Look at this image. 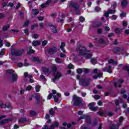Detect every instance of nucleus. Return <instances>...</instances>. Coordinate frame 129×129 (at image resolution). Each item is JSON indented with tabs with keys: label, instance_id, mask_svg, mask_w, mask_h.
I'll use <instances>...</instances> for the list:
<instances>
[{
	"label": "nucleus",
	"instance_id": "nucleus-1",
	"mask_svg": "<svg viewBox=\"0 0 129 129\" xmlns=\"http://www.w3.org/2000/svg\"><path fill=\"white\" fill-rule=\"evenodd\" d=\"M76 50L79 56H82L84 58H86V59H89L92 57L93 51L92 50H87L84 46H78Z\"/></svg>",
	"mask_w": 129,
	"mask_h": 129
},
{
	"label": "nucleus",
	"instance_id": "nucleus-2",
	"mask_svg": "<svg viewBox=\"0 0 129 129\" xmlns=\"http://www.w3.org/2000/svg\"><path fill=\"white\" fill-rule=\"evenodd\" d=\"M77 79L79 80V84L82 86H88L90 83V79H87L86 77L80 78V76H77Z\"/></svg>",
	"mask_w": 129,
	"mask_h": 129
},
{
	"label": "nucleus",
	"instance_id": "nucleus-3",
	"mask_svg": "<svg viewBox=\"0 0 129 129\" xmlns=\"http://www.w3.org/2000/svg\"><path fill=\"white\" fill-rule=\"evenodd\" d=\"M52 93H50L47 96V99H51L53 96L55 102H58L59 99L61 98V94L57 93V92L55 90L52 91Z\"/></svg>",
	"mask_w": 129,
	"mask_h": 129
},
{
	"label": "nucleus",
	"instance_id": "nucleus-4",
	"mask_svg": "<svg viewBox=\"0 0 129 129\" xmlns=\"http://www.w3.org/2000/svg\"><path fill=\"white\" fill-rule=\"evenodd\" d=\"M82 102V98L77 96L76 95H74L73 101L72 104L75 106H78V105H80Z\"/></svg>",
	"mask_w": 129,
	"mask_h": 129
},
{
	"label": "nucleus",
	"instance_id": "nucleus-5",
	"mask_svg": "<svg viewBox=\"0 0 129 129\" xmlns=\"http://www.w3.org/2000/svg\"><path fill=\"white\" fill-rule=\"evenodd\" d=\"M7 73L9 74H12V77L11 80L13 82H16L18 80V75L15 73V71L13 70H7Z\"/></svg>",
	"mask_w": 129,
	"mask_h": 129
},
{
	"label": "nucleus",
	"instance_id": "nucleus-6",
	"mask_svg": "<svg viewBox=\"0 0 129 129\" xmlns=\"http://www.w3.org/2000/svg\"><path fill=\"white\" fill-rule=\"evenodd\" d=\"M69 7L70 8H74L75 9V10L76 12H77L76 14L77 15H80V8H79V6L75 3L72 2L69 5Z\"/></svg>",
	"mask_w": 129,
	"mask_h": 129
},
{
	"label": "nucleus",
	"instance_id": "nucleus-7",
	"mask_svg": "<svg viewBox=\"0 0 129 129\" xmlns=\"http://www.w3.org/2000/svg\"><path fill=\"white\" fill-rule=\"evenodd\" d=\"M62 77V74L59 72H55L53 74V79H52V82H55L56 80L59 79L60 77Z\"/></svg>",
	"mask_w": 129,
	"mask_h": 129
},
{
	"label": "nucleus",
	"instance_id": "nucleus-8",
	"mask_svg": "<svg viewBox=\"0 0 129 129\" xmlns=\"http://www.w3.org/2000/svg\"><path fill=\"white\" fill-rule=\"evenodd\" d=\"M24 50L22 49L20 50H13L12 51V55L13 56H21L23 54Z\"/></svg>",
	"mask_w": 129,
	"mask_h": 129
},
{
	"label": "nucleus",
	"instance_id": "nucleus-9",
	"mask_svg": "<svg viewBox=\"0 0 129 129\" xmlns=\"http://www.w3.org/2000/svg\"><path fill=\"white\" fill-rule=\"evenodd\" d=\"M0 107H1V108L11 109V108H12V106H11V105H10V104H4L3 101H0Z\"/></svg>",
	"mask_w": 129,
	"mask_h": 129
},
{
	"label": "nucleus",
	"instance_id": "nucleus-10",
	"mask_svg": "<svg viewBox=\"0 0 129 129\" xmlns=\"http://www.w3.org/2000/svg\"><path fill=\"white\" fill-rule=\"evenodd\" d=\"M123 82V80L120 79L117 83H114V85L115 88L120 87L121 84Z\"/></svg>",
	"mask_w": 129,
	"mask_h": 129
},
{
	"label": "nucleus",
	"instance_id": "nucleus-11",
	"mask_svg": "<svg viewBox=\"0 0 129 129\" xmlns=\"http://www.w3.org/2000/svg\"><path fill=\"white\" fill-rule=\"evenodd\" d=\"M114 13H115V10H108V12H105L104 16H105V17L107 18L108 17L109 15H110L111 14H114Z\"/></svg>",
	"mask_w": 129,
	"mask_h": 129
},
{
	"label": "nucleus",
	"instance_id": "nucleus-12",
	"mask_svg": "<svg viewBox=\"0 0 129 129\" xmlns=\"http://www.w3.org/2000/svg\"><path fill=\"white\" fill-rule=\"evenodd\" d=\"M103 71L105 72H108V73H111V72H112V69H111V66H108V68L104 69Z\"/></svg>",
	"mask_w": 129,
	"mask_h": 129
},
{
	"label": "nucleus",
	"instance_id": "nucleus-13",
	"mask_svg": "<svg viewBox=\"0 0 129 129\" xmlns=\"http://www.w3.org/2000/svg\"><path fill=\"white\" fill-rule=\"evenodd\" d=\"M42 71L46 74V75H49L50 73H51V71H50V70L47 68H42Z\"/></svg>",
	"mask_w": 129,
	"mask_h": 129
},
{
	"label": "nucleus",
	"instance_id": "nucleus-14",
	"mask_svg": "<svg viewBox=\"0 0 129 129\" xmlns=\"http://www.w3.org/2000/svg\"><path fill=\"white\" fill-rule=\"evenodd\" d=\"M35 98L37 101H41V100H43V101H45L44 99L43 98V97L41 95H38L35 96Z\"/></svg>",
	"mask_w": 129,
	"mask_h": 129
},
{
	"label": "nucleus",
	"instance_id": "nucleus-15",
	"mask_svg": "<svg viewBox=\"0 0 129 129\" xmlns=\"http://www.w3.org/2000/svg\"><path fill=\"white\" fill-rule=\"evenodd\" d=\"M50 29L52 33H57V29L56 28V26L54 25H50Z\"/></svg>",
	"mask_w": 129,
	"mask_h": 129
},
{
	"label": "nucleus",
	"instance_id": "nucleus-16",
	"mask_svg": "<svg viewBox=\"0 0 129 129\" xmlns=\"http://www.w3.org/2000/svg\"><path fill=\"white\" fill-rule=\"evenodd\" d=\"M51 2H52L51 0H48L46 2V4H42L41 5V8H46V7H47V5H50V4H51Z\"/></svg>",
	"mask_w": 129,
	"mask_h": 129
},
{
	"label": "nucleus",
	"instance_id": "nucleus-17",
	"mask_svg": "<svg viewBox=\"0 0 129 129\" xmlns=\"http://www.w3.org/2000/svg\"><path fill=\"white\" fill-rule=\"evenodd\" d=\"M59 125V123L58 122H55L54 123V124H52L50 127H49V129H54L55 127H57Z\"/></svg>",
	"mask_w": 129,
	"mask_h": 129
},
{
	"label": "nucleus",
	"instance_id": "nucleus-18",
	"mask_svg": "<svg viewBox=\"0 0 129 129\" xmlns=\"http://www.w3.org/2000/svg\"><path fill=\"white\" fill-rule=\"evenodd\" d=\"M12 120H13V119L12 118L5 119L2 122H0V124H4V123H6V122H9V121Z\"/></svg>",
	"mask_w": 129,
	"mask_h": 129
},
{
	"label": "nucleus",
	"instance_id": "nucleus-19",
	"mask_svg": "<svg viewBox=\"0 0 129 129\" xmlns=\"http://www.w3.org/2000/svg\"><path fill=\"white\" fill-rule=\"evenodd\" d=\"M56 48L54 47L53 48H50L48 50L49 54H53V53H55L56 52Z\"/></svg>",
	"mask_w": 129,
	"mask_h": 129
},
{
	"label": "nucleus",
	"instance_id": "nucleus-20",
	"mask_svg": "<svg viewBox=\"0 0 129 129\" xmlns=\"http://www.w3.org/2000/svg\"><path fill=\"white\" fill-rule=\"evenodd\" d=\"M28 81L29 83H34V79H33V76L32 75H29L28 76Z\"/></svg>",
	"mask_w": 129,
	"mask_h": 129
},
{
	"label": "nucleus",
	"instance_id": "nucleus-21",
	"mask_svg": "<svg viewBox=\"0 0 129 129\" xmlns=\"http://www.w3.org/2000/svg\"><path fill=\"white\" fill-rule=\"evenodd\" d=\"M64 47H65V43L62 42L60 46V48L61 50V51L63 52V53H65V49H64Z\"/></svg>",
	"mask_w": 129,
	"mask_h": 129
},
{
	"label": "nucleus",
	"instance_id": "nucleus-22",
	"mask_svg": "<svg viewBox=\"0 0 129 129\" xmlns=\"http://www.w3.org/2000/svg\"><path fill=\"white\" fill-rule=\"evenodd\" d=\"M102 76V73H98V76L93 75V77L94 79H97V78H100Z\"/></svg>",
	"mask_w": 129,
	"mask_h": 129
},
{
	"label": "nucleus",
	"instance_id": "nucleus-23",
	"mask_svg": "<svg viewBox=\"0 0 129 129\" xmlns=\"http://www.w3.org/2000/svg\"><path fill=\"white\" fill-rule=\"evenodd\" d=\"M39 14V10L33 9L32 10V16L33 15H37Z\"/></svg>",
	"mask_w": 129,
	"mask_h": 129
},
{
	"label": "nucleus",
	"instance_id": "nucleus-24",
	"mask_svg": "<svg viewBox=\"0 0 129 129\" xmlns=\"http://www.w3.org/2000/svg\"><path fill=\"white\" fill-rule=\"evenodd\" d=\"M122 31V29L121 28H116L114 30V32L115 33H116V34H119V33H120V32H121Z\"/></svg>",
	"mask_w": 129,
	"mask_h": 129
},
{
	"label": "nucleus",
	"instance_id": "nucleus-25",
	"mask_svg": "<svg viewBox=\"0 0 129 129\" xmlns=\"http://www.w3.org/2000/svg\"><path fill=\"white\" fill-rule=\"evenodd\" d=\"M123 70H126L127 72H129V66L128 64H125L123 67Z\"/></svg>",
	"mask_w": 129,
	"mask_h": 129
},
{
	"label": "nucleus",
	"instance_id": "nucleus-26",
	"mask_svg": "<svg viewBox=\"0 0 129 129\" xmlns=\"http://www.w3.org/2000/svg\"><path fill=\"white\" fill-rule=\"evenodd\" d=\"M39 45H40V41H36L32 42L33 46H39Z\"/></svg>",
	"mask_w": 129,
	"mask_h": 129
},
{
	"label": "nucleus",
	"instance_id": "nucleus-27",
	"mask_svg": "<svg viewBox=\"0 0 129 129\" xmlns=\"http://www.w3.org/2000/svg\"><path fill=\"white\" fill-rule=\"evenodd\" d=\"M108 62L109 63H112L113 64H115V65H117V64H118L117 61H115L113 60V59H110L108 60Z\"/></svg>",
	"mask_w": 129,
	"mask_h": 129
},
{
	"label": "nucleus",
	"instance_id": "nucleus-28",
	"mask_svg": "<svg viewBox=\"0 0 129 129\" xmlns=\"http://www.w3.org/2000/svg\"><path fill=\"white\" fill-rule=\"evenodd\" d=\"M127 4V3L125 1H123L121 2V6L122 7H125V6H126Z\"/></svg>",
	"mask_w": 129,
	"mask_h": 129
},
{
	"label": "nucleus",
	"instance_id": "nucleus-29",
	"mask_svg": "<svg viewBox=\"0 0 129 129\" xmlns=\"http://www.w3.org/2000/svg\"><path fill=\"white\" fill-rule=\"evenodd\" d=\"M32 89H33V87H32V86H31V85H29L26 88V91H31V90H32Z\"/></svg>",
	"mask_w": 129,
	"mask_h": 129
},
{
	"label": "nucleus",
	"instance_id": "nucleus-30",
	"mask_svg": "<svg viewBox=\"0 0 129 129\" xmlns=\"http://www.w3.org/2000/svg\"><path fill=\"white\" fill-rule=\"evenodd\" d=\"M91 62L92 64H93V65H95V64H96L97 63V60H96V59H95L94 58H92L91 59Z\"/></svg>",
	"mask_w": 129,
	"mask_h": 129
},
{
	"label": "nucleus",
	"instance_id": "nucleus-31",
	"mask_svg": "<svg viewBox=\"0 0 129 129\" xmlns=\"http://www.w3.org/2000/svg\"><path fill=\"white\" fill-rule=\"evenodd\" d=\"M26 121V119L25 118L19 119L18 122L19 123H23V122H25Z\"/></svg>",
	"mask_w": 129,
	"mask_h": 129
},
{
	"label": "nucleus",
	"instance_id": "nucleus-32",
	"mask_svg": "<svg viewBox=\"0 0 129 129\" xmlns=\"http://www.w3.org/2000/svg\"><path fill=\"white\" fill-rule=\"evenodd\" d=\"M55 60L56 63H58L59 64H61V63H62V62H63V60L60 59L58 58H55Z\"/></svg>",
	"mask_w": 129,
	"mask_h": 129
},
{
	"label": "nucleus",
	"instance_id": "nucleus-33",
	"mask_svg": "<svg viewBox=\"0 0 129 129\" xmlns=\"http://www.w3.org/2000/svg\"><path fill=\"white\" fill-rule=\"evenodd\" d=\"M70 60H73L74 62H76V61H77L76 60V57H75V56L74 55H72L70 57Z\"/></svg>",
	"mask_w": 129,
	"mask_h": 129
},
{
	"label": "nucleus",
	"instance_id": "nucleus-34",
	"mask_svg": "<svg viewBox=\"0 0 129 129\" xmlns=\"http://www.w3.org/2000/svg\"><path fill=\"white\" fill-rule=\"evenodd\" d=\"M5 52H6V49L5 48L2 49L0 51V56H4V55H5Z\"/></svg>",
	"mask_w": 129,
	"mask_h": 129
},
{
	"label": "nucleus",
	"instance_id": "nucleus-35",
	"mask_svg": "<svg viewBox=\"0 0 129 129\" xmlns=\"http://www.w3.org/2000/svg\"><path fill=\"white\" fill-rule=\"evenodd\" d=\"M52 68V71L53 72H56L57 71V66H56L55 64H52V66H51Z\"/></svg>",
	"mask_w": 129,
	"mask_h": 129
},
{
	"label": "nucleus",
	"instance_id": "nucleus-36",
	"mask_svg": "<svg viewBox=\"0 0 129 129\" xmlns=\"http://www.w3.org/2000/svg\"><path fill=\"white\" fill-rule=\"evenodd\" d=\"M40 87L39 85H37L35 87V90H36V92H39V91H40Z\"/></svg>",
	"mask_w": 129,
	"mask_h": 129
},
{
	"label": "nucleus",
	"instance_id": "nucleus-37",
	"mask_svg": "<svg viewBox=\"0 0 129 129\" xmlns=\"http://www.w3.org/2000/svg\"><path fill=\"white\" fill-rule=\"evenodd\" d=\"M30 114L32 116H34V115H36V112L35 111H30Z\"/></svg>",
	"mask_w": 129,
	"mask_h": 129
},
{
	"label": "nucleus",
	"instance_id": "nucleus-38",
	"mask_svg": "<svg viewBox=\"0 0 129 129\" xmlns=\"http://www.w3.org/2000/svg\"><path fill=\"white\" fill-rule=\"evenodd\" d=\"M94 105H95V103H94V102H92V103H90L89 104V106L90 107V109L93 107V106H94Z\"/></svg>",
	"mask_w": 129,
	"mask_h": 129
},
{
	"label": "nucleus",
	"instance_id": "nucleus-39",
	"mask_svg": "<svg viewBox=\"0 0 129 129\" xmlns=\"http://www.w3.org/2000/svg\"><path fill=\"white\" fill-rule=\"evenodd\" d=\"M69 69H74V66L72 63H70L68 66Z\"/></svg>",
	"mask_w": 129,
	"mask_h": 129
},
{
	"label": "nucleus",
	"instance_id": "nucleus-40",
	"mask_svg": "<svg viewBox=\"0 0 129 129\" xmlns=\"http://www.w3.org/2000/svg\"><path fill=\"white\" fill-rule=\"evenodd\" d=\"M79 19L80 22H81L82 23H83V22L85 21V18L82 16H80Z\"/></svg>",
	"mask_w": 129,
	"mask_h": 129
},
{
	"label": "nucleus",
	"instance_id": "nucleus-41",
	"mask_svg": "<svg viewBox=\"0 0 129 129\" xmlns=\"http://www.w3.org/2000/svg\"><path fill=\"white\" fill-rule=\"evenodd\" d=\"M123 120V117L122 116L120 117L119 119V125H120L121 124V122Z\"/></svg>",
	"mask_w": 129,
	"mask_h": 129
},
{
	"label": "nucleus",
	"instance_id": "nucleus-42",
	"mask_svg": "<svg viewBox=\"0 0 129 129\" xmlns=\"http://www.w3.org/2000/svg\"><path fill=\"white\" fill-rule=\"evenodd\" d=\"M47 44H48V41H47V40H44V41H42V46H46V45H47Z\"/></svg>",
	"mask_w": 129,
	"mask_h": 129
},
{
	"label": "nucleus",
	"instance_id": "nucleus-43",
	"mask_svg": "<svg viewBox=\"0 0 129 129\" xmlns=\"http://www.w3.org/2000/svg\"><path fill=\"white\" fill-rule=\"evenodd\" d=\"M86 117H87V116H86L85 114H83L82 116H81L79 119L80 120V119H83L84 118H86Z\"/></svg>",
	"mask_w": 129,
	"mask_h": 129
},
{
	"label": "nucleus",
	"instance_id": "nucleus-44",
	"mask_svg": "<svg viewBox=\"0 0 129 129\" xmlns=\"http://www.w3.org/2000/svg\"><path fill=\"white\" fill-rule=\"evenodd\" d=\"M118 126L113 125L112 126L110 127L109 129H118Z\"/></svg>",
	"mask_w": 129,
	"mask_h": 129
},
{
	"label": "nucleus",
	"instance_id": "nucleus-45",
	"mask_svg": "<svg viewBox=\"0 0 129 129\" xmlns=\"http://www.w3.org/2000/svg\"><path fill=\"white\" fill-rule=\"evenodd\" d=\"M49 113L50 115H54V111L53 110V108L50 109Z\"/></svg>",
	"mask_w": 129,
	"mask_h": 129
},
{
	"label": "nucleus",
	"instance_id": "nucleus-46",
	"mask_svg": "<svg viewBox=\"0 0 129 129\" xmlns=\"http://www.w3.org/2000/svg\"><path fill=\"white\" fill-rule=\"evenodd\" d=\"M9 28H10V25H9L6 26H4L3 28V31H7Z\"/></svg>",
	"mask_w": 129,
	"mask_h": 129
},
{
	"label": "nucleus",
	"instance_id": "nucleus-47",
	"mask_svg": "<svg viewBox=\"0 0 129 129\" xmlns=\"http://www.w3.org/2000/svg\"><path fill=\"white\" fill-rule=\"evenodd\" d=\"M6 17V15L4 13L0 14V19H4Z\"/></svg>",
	"mask_w": 129,
	"mask_h": 129
},
{
	"label": "nucleus",
	"instance_id": "nucleus-48",
	"mask_svg": "<svg viewBox=\"0 0 129 129\" xmlns=\"http://www.w3.org/2000/svg\"><path fill=\"white\" fill-rule=\"evenodd\" d=\"M98 108V107H92V108H90V109H91V110H93V111H95Z\"/></svg>",
	"mask_w": 129,
	"mask_h": 129
},
{
	"label": "nucleus",
	"instance_id": "nucleus-49",
	"mask_svg": "<svg viewBox=\"0 0 129 129\" xmlns=\"http://www.w3.org/2000/svg\"><path fill=\"white\" fill-rule=\"evenodd\" d=\"M100 11H101V9H100V8H99L98 7H96L95 8V11H96V12H99Z\"/></svg>",
	"mask_w": 129,
	"mask_h": 129
},
{
	"label": "nucleus",
	"instance_id": "nucleus-50",
	"mask_svg": "<svg viewBox=\"0 0 129 129\" xmlns=\"http://www.w3.org/2000/svg\"><path fill=\"white\" fill-rule=\"evenodd\" d=\"M39 37V35L38 34H34L32 36V38H34V39H38V38Z\"/></svg>",
	"mask_w": 129,
	"mask_h": 129
},
{
	"label": "nucleus",
	"instance_id": "nucleus-51",
	"mask_svg": "<svg viewBox=\"0 0 129 129\" xmlns=\"http://www.w3.org/2000/svg\"><path fill=\"white\" fill-rule=\"evenodd\" d=\"M24 76L25 78H27L28 79L29 78V76H30V75H29V74H28V73L25 72L24 74Z\"/></svg>",
	"mask_w": 129,
	"mask_h": 129
},
{
	"label": "nucleus",
	"instance_id": "nucleus-52",
	"mask_svg": "<svg viewBox=\"0 0 129 129\" xmlns=\"http://www.w3.org/2000/svg\"><path fill=\"white\" fill-rule=\"evenodd\" d=\"M77 73H78V74H81V73H82V69H78L77 70Z\"/></svg>",
	"mask_w": 129,
	"mask_h": 129
},
{
	"label": "nucleus",
	"instance_id": "nucleus-53",
	"mask_svg": "<svg viewBox=\"0 0 129 129\" xmlns=\"http://www.w3.org/2000/svg\"><path fill=\"white\" fill-rule=\"evenodd\" d=\"M39 57H33V61H35L36 62H38L39 61Z\"/></svg>",
	"mask_w": 129,
	"mask_h": 129
},
{
	"label": "nucleus",
	"instance_id": "nucleus-54",
	"mask_svg": "<svg viewBox=\"0 0 129 129\" xmlns=\"http://www.w3.org/2000/svg\"><path fill=\"white\" fill-rule=\"evenodd\" d=\"M59 56L61 58H65V57H66V55L64 53H62L60 54Z\"/></svg>",
	"mask_w": 129,
	"mask_h": 129
},
{
	"label": "nucleus",
	"instance_id": "nucleus-55",
	"mask_svg": "<svg viewBox=\"0 0 129 129\" xmlns=\"http://www.w3.org/2000/svg\"><path fill=\"white\" fill-rule=\"evenodd\" d=\"M99 44H103V43H104V40L102 39H100L99 40Z\"/></svg>",
	"mask_w": 129,
	"mask_h": 129
},
{
	"label": "nucleus",
	"instance_id": "nucleus-56",
	"mask_svg": "<svg viewBox=\"0 0 129 129\" xmlns=\"http://www.w3.org/2000/svg\"><path fill=\"white\" fill-rule=\"evenodd\" d=\"M86 120L87 123H91V120L90 119V118H87Z\"/></svg>",
	"mask_w": 129,
	"mask_h": 129
},
{
	"label": "nucleus",
	"instance_id": "nucleus-57",
	"mask_svg": "<svg viewBox=\"0 0 129 129\" xmlns=\"http://www.w3.org/2000/svg\"><path fill=\"white\" fill-rule=\"evenodd\" d=\"M117 18V17H116V16H115V15H113V16L111 17V19L114 20H116V18Z\"/></svg>",
	"mask_w": 129,
	"mask_h": 129
},
{
	"label": "nucleus",
	"instance_id": "nucleus-58",
	"mask_svg": "<svg viewBox=\"0 0 129 129\" xmlns=\"http://www.w3.org/2000/svg\"><path fill=\"white\" fill-rule=\"evenodd\" d=\"M100 25H101V23H96V25H94L93 27H94L95 28H96L97 27H99V26H100Z\"/></svg>",
	"mask_w": 129,
	"mask_h": 129
},
{
	"label": "nucleus",
	"instance_id": "nucleus-59",
	"mask_svg": "<svg viewBox=\"0 0 129 129\" xmlns=\"http://www.w3.org/2000/svg\"><path fill=\"white\" fill-rule=\"evenodd\" d=\"M122 25L123 27H126V26H127V23L125 21H123Z\"/></svg>",
	"mask_w": 129,
	"mask_h": 129
},
{
	"label": "nucleus",
	"instance_id": "nucleus-60",
	"mask_svg": "<svg viewBox=\"0 0 129 129\" xmlns=\"http://www.w3.org/2000/svg\"><path fill=\"white\" fill-rule=\"evenodd\" d=\"M5 46H6V47H10L11 43H10L9 42H6Z\"/></svg>",
	"mask_w": 129,
	"mask_h": 129
},
{
	"label": "nucleus",
	"instance_id": "nucleus-61",
	"mask_svg": "<svg viewBox=\"0 0 129 129\" xmlns=\"http://www.w3.org/2000/svg\"><path fill=\"white\" fill-rule=\"evenodd\" d=\"M38 21H43L44 20V17H39L38 18Z\"/></svg>",
	"mask_w": 129,
	"mask_h": 129
},
{
	"label": "nucleus",
	"instance_id": "nucleus-62",
	"mask_svg": "<svg viewBox=\"0 0 129 129\" xmlns=\"http://www.w3.org/2000/svg\"><path fill=\"white\" fill-rule=\"evenodd\" d=\"M40 78L41 79H42V80H46V78L44 77V75H41V76H40Z\"/></svg>",
	"mask_w": 129,
	"mask_h": 129
},
{
	"label": "nucleus",
	"instance_id": "nucleus-63",
	"mask_svg": "<svg viewBox=\"0 0 129 129\" xmlns=\"http://www.w3.org/2000/svg\"><path fill=\"white\" fill-rule=\"evenodd\" d=\"M94 98L95 99H99L100 98V96H99V95H95L94 96Z\"/></svg>",
	"mask_w": 129,
	"mask_h": 129
},
{
	"label": "nucleus",
	"instance_id": "nucleus-64",
	"mask_svg": "<svg viewBox=\"0 0 129 129\" xmlns=\"http://www.w3.org/2000/svg\"><path fill=\"white\" fill-rule=\"evenodd\" d=\"M97 69H95L93 71V74H97Z\"/></svg>",
	"mask_w": 129,
	"mask_h": 129
}]
</instances>
